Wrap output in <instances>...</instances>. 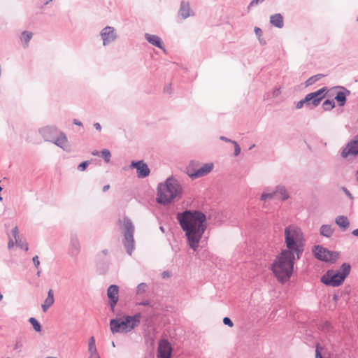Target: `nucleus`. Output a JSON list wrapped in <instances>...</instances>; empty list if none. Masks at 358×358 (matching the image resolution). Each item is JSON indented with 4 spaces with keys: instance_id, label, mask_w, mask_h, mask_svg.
<instances>
[{
    "instance_id": "nucleus-1",
    "label": "nucleus",
    "mask_w": 358,
    "mask_h": 358,
    "mask_svg": "<svg viewBox=\"0 0 358 358\" xmlns=\"http://www.w3.org/2000/svg\"><path fill=\"white\" fill-rule=\"evenodd\" d=\"M176 218L185 233L187 244L194 252L197 251L207 229L206 217L199 210H185L177 214Z\"/></svg>"
},
{
    "instance_id": "nucleus-2",
    "label": "nucleus",
    "mask_w": 358,
    "mask_h": 358,
    "mask_svg": "<svg viewBox=\"0 0 358 358\" xmlns=\"http://www.w3.org/2000/svg\"><path fill=\"white\" fill-rule=\"evenodd\" d=\"M296 259V257L290 251L283 250L275 257L269 268L279 282L284 283L289 280Z\"/></svg>"
},
{
    "instance_id": "nucleus-3",
    "label": "nucleus",
    "mask_w": 358,
    "mask_h": 358,
    "mask_svg": "<svg viewBox=\"0 0 358 358\" xmlns=\"http://www.w3.org/2000/svg\"><path fill=\"white\" fill-rule=\"evenodd\" d=\"M182 192V189L178 182L173 178H169L158 185L157 201L162 204L170 203L175 199L180 197Z\"/></svg>"
},
{
    "instance_id": "nucleus-4",
    "label": "nucleus",
    "mask_w": 358,
    "mask_h": 358,
    "mask_svg": "<svg viewBox=\"0 0 358 358\" xmlns=\"http://www.w3.org/2000/svg\"><path fill=\"white\" fill-rule=\"evenodd\" d=\"M285 241L287 249L283 251H290L292 254L300 258L303 250V236L301 230L295 226H289L285 229Z\"/></svg>"
},
{
    "instance_id": "nucleus-5",
    "label": "nucleus",
    "mask_w": 358,
    "mask_h": 358,
    "mask_svg": "<svg viewBox=\"0 0 358 358\" xmlns=\"http://www.w3.org/2000/svg\"><path fill=\"white\" fill-rule=\"evenodd\" d=\"M140 320V314L111 320L110 322V330L113 334L129 332L138 326Z\"/></svg>"
},
{
    "instance_id": "nucleus-6",
    "label": "nucleus",
    "mask_w": 358,
    "mask_h": 358,
    "mask_svg": "<svg viewBox=\"0 0 358 358\" xmlns=\"http://www.w3.org/2000/svg\"><path fill=\"white\" fill-rule=\"evenodd\" d=\"M350 266L347 264H343L340 271H328L327 273L322 277L321 281L327 285L332 287L339 286L343 283L345 278L350 273Z\"/></svg>"
},
{
    "instance_id": "nucleus-7",
    "label": "nucleus",
    "mask_w": 358,
    "mask_h": 358,
    "mask_svg": "<svg viewBox=\"0 0 358 358\" xmlns=\"http://www.w3.org/2000/svg\"><path fill=\"white\" fill-rule=\"evenodd\" d=\"M134 227L131 222L127 219H123V233H124V245L127 252L131 255L134 248Z\"/></svg>"
},
{
    "instance_id": "nucleus-8",
    "label": "nucleus",
    "mask_w": 358,
    "mask_h": 358,
    "mask_svg": "<svg viewBox=\"0 0 358 358\" xmlns=\"http://www.w3.org/2000/svg\"><path fill=\"white\" fill-rule=\"evenodd\" d=\"M313 253L317 259L327 262H334L338 257L337 252H331L320 245L314 248Z\"/></svg>"
},
{
    "instance_id": "nucleus-9",
    "label": "nucleus",
    "mask_w": 358,
    "mask_h": 358,
    "mask_svg": "<svg viewBox=\"0 0 358 358\" xmlns=\"http://www.w3.org/2000/svg\"><path fill=\"white\" fill-rule=\"evenodd\" d=\"M55 131H56V130L53 128L45 127L41 130V134H42L43 136L46 139V141H54V143L57 145L64 149L67 146L66 137L64 134H60L59 136L56 140H53L50 137L49 134H50L51 133H53Z\"/></svg>"
},
{
    "instance_id": "nucleus-10",
    "label": "nucleus",
    "mask_w": 358,
    "mask_h": 358,
    "mask_svg": "<svg viewBox=\"0 0 358 358\" xmlns=\"http://www.w3.org/2000/svg\"><path fill=\"white\" fill-rule=\"evenodd\" d=\"M173 348L171 344L166 339L159 342L157 358H171Z\"/></svg>"
},
{
    "instance_id": "nucleus-11",
    "label": "nucleus",
    "mask_w": 358,
    "mask_h": 358,
    "mask_svg": "<svg viewBox=\"0 0 358 358\" xmlns=\"http://www.w3.org/2000/svg\"><path fill=\"white\" fill-rule=\"evenodd\" d=\"M107 296L109 299L110 306L113 311L119 299V287L117 285H110L107 290Z\"/></svg>"
},
{
    "instance_id": "nucleus-12",
    "label": "nucleus",
    "mask_w": 358,
    "mask_h": 358,
    "mask_svg": "<svg viewBox=\"0 0 358 358\" xmlns=\"http://www.w3.org/2000/svg\"><path fill=\"white\" fill-rule=\"evenodd\" d=\"M326 91V88L323 87L315 92L310 93L306 96V101H308L310 103L312 101V103L314 106H317L321 100L324 96V92Z\"/></svg>"
},
{
    "instance_id": "nucleus-13",
    "label": "nucleus",
    "mask_w": 358,
    "mask_h": 358,
    "mask_svg": "<svg viewBox=\"0 0 358 358\" xmlns=\"http://www.w3.org/2000/svg\"><path fill=\"white\" fill-rule=\"evenodd\" d=\"M131 166L136 169L137 176L138 178H145L150 174V169L148 165L143 161H139L137 162H132Z\"/></svg>"
},
{
    "instance_id": "nucleus-14",
    "label": "nucleus",
    "mask_w": 358,
    "mask_h": 358,
    "mask_svg": "<svg viewBox=\"0 0 358 358\" xmlns=\"http://www.w3.org/2000/svg\"><path fill=\"white\" fill-rule=\"evenodd\" d=\"M358 154V136L353 141L350 142L342 152V156L347 157L349 155H357Z\"/></svg>"
},
{
    "instance_id": "nucleus-15",
    "label": "nucleus",
    "mask_w": 358,
    "mask_h": 358,
    "mask_svg": "<svg viewBox=\"0 0 358 358\" xmlns=\"http://www.w3.org/2000/svg\"><path fill=\"white\" fill-rule=\"evenodd\" d=\"M101 36L104 45L114 41L115 38L114 29L110 27H105L101 31Z\"/></svg>"
},
{
    "instance_id": "nucleus-16",
    "label": "nucleus",
    "mask_w": 358,
    "mask_h": 358,
    "mask_svg": "<svg viewBox=\"0 0 358 358\" xmlns=\"http://www.w3.org/2000/svg\"><path fill=\"white\" fill-rule=\"evenodd\" d=\"M213 168V164H206L194 173L189 174L192 178H200L209 173Z\"/></svg>"
},
{
    "instance_id": "nucleus-17",
    "label": "nucleus",
    "mask_w": 358,
    "mask_h": 358,
    "mask_svg": "<svg viewBox=\"0 0 358 358\" xmlns=\"http://www.w3.org/2000/svg\"><path fill=\"white\" fill-rule=\"evenodd\" d=\"M54 292L52 289H50L48 292V296L41 306L44 313L46 312L47 310L54 303Z\"/></svg>"
},
{
    "instance_id": "nucleus-18",
    "label": "nucleus",
    "mask_w": 358,
    "mask_h": 358,
    "mask_svg": "<svg viewBox=\"0 0 358 358\" xmlns=\"http://www.w3.org/2000/svg\"><path fill=\"white\" fill-rule=\"evenodd\" d=\"M270 22L278 28H282L284 25L283 17L280 13L271 15Z\"/></svg>"
},
{
    "instance_id": "nucleus-19",
    "label": "nucleus",
    "mask_w": 358,
    "mask_h": 358,
    "mask_svg": "<svg viewBox=\"0 0 358 358\" xmlns=\"http://www.w3.org/2000/svg\"><path fill=\"white\" fill-rule=\"evenodd\" d=\"M145 38L150 43L152 44L153 45L157 46L159 48H162V43L159 36L156 35L146 34Z\"/></svg>"
},
{
    "instance_id": "nucleus-20",
    "label": "nucleus",
    "mask_w": 358,
    "mask_h": 358,
    "mask_svg": "<svg viewBox=\"0 0 358 358\" xmlns=\"http://www.w3.org/2000/svg\"><path fill=\"white\" fill-rule=\"evenodd\" d=\"M12 234H13V236L14 238L15 239L16 244L19 247H20L21 248H24V250L26 251L28 250V245H27V243H25V242L22 241L20 239V236L18 235V229H17V227L13 228V229L12 230Z\"/></svg>"
},
{
    "instance_id": "nucleus-21",
    "label": "nucleus",
    "mask_w": 358,
    "mask_h": 358,
    "mask_svg": "<svg viewBox=\"0 0 358 358\" xmlns=\"http://www.w3.org/2000/svg\"><path fill=\"white\" fill-rule=\"evenodd\" d=\"M275 199L280 200H286L289 198V194L284 187H278L276 190L274 191Z\"/></svg>"
},
{
    "instance_id": "nucleus-22",
    "label": "nucleus",
    "mask_w": 358,
    "mask_h": 358,
    "mask_svg": "<svg viewBox=\"0 0 358 358\" xmlns=\"http://www.w3.org/2000/svg\"><path fill=\"white\" fill-rule=\"evenodd\" d=\"M190 8L188 3L182 2L179 14L182 18H187L190 15Z\"/></svg>"
},
{
    "instance_id": "nucleus-23",
    "label": "nucleus",
    "mask_w": 358,
    "mask_h": 358,
    "mask_svg": "<svg viewBox=\"0 0 358 358\" xmlns=\"http://www.w3.org/2000/svg\"><path fill=\"white\" fill-rule=\"evenodd\" d=\"M336 223L343 229H346L350 225L348 218L345 216H338L336 217Z\"/></svg>"
},
{
    "instance_id": "nucleus-24",
    "label": "nucleus",
    "mask_w": 358,
    "mask_h": 358,
    "mask_svg": "<svg viewBox=\"0 0 358 358\" xmlns=\"http://www.w3.org/2000/svg\"><path fill=\"white\" fill-rule=\"evenodd\" d=\"M320 233L324 236L330 237L333 234V229L329 225H323L320 229Z\"/></svg>"
},
{
    "instance_id": "nucleus-25",
    "label": "nucleus",
    "mask_w": 358,
    "mask_h": 358,
    "mask_svg": "<svg viewBox=\"0 0 358 358\" xmlns=\"http://www.w3.org/2000/svg\"><path fill=\"white\" fill-rule=\"evenodd\" d=\"M336 100L338 102L339 106H344L346 101V94L344 92L340 91L335 96Z\"/></svg>"
},
{
    "instance_id": "nucleus-26",
    "label": "nucleus",
    "mask_w": 358,
    "mask_h": 358,
    "mask_svg": "<svg viewBox=\"0 0 358 358\" xmlns=\"http://www.w3.org/2000/svg\"><path fill=\"white\" fill-rule=\"evenodd\" d=\"M33 34L29 31H23L21 36V41L27 45L29 41L32 38Z\"/></svg>"
},
{
    "instance_id": "nucleus-27",
    "label": "nucleus",
    "mask_w": 358,
    "mask_h": 358,
    "mask_svg": "<svg viewBox=\"0 0 358 358\" xmlns=\"http://www.w3.org/2000/svg\"><path fill=\"white\" fill-rule=\"evenodd\" d=\"M29 322L32 324L33 328L38 332L41 331V327L39 322L34 317L29 319Z\"/></svg>"
},
{
    "instance_id": "nucleus-28",
    "label": "nucleus",
    "mask_w": 358,
    "mask_h": 358,
    "mask_svg": "<svg viewBox=\"0 0 358 358\" xmlns=\"http://www.w3.org/2000/svg\"><path fill=\"white\" fill-rule=\"evenodd\" d=\"M275 198V194H274V191L271 193L264 192L261 196V199L262 201L271 200Z\"/></svg>"
},
{
    "instance_id": "nucleus-29",
    "label": "nucleus",
    "mask_w": 358,
    "mask_h": 358,
    "mask_svg": "<svg viewBox=\"0 0 358 358\" xmlns=\"http://www.w3.org/2000/svg\"><path fill=\"white\" fill-rule=\"evenodd\" d=\"M334 106H335V103L333 100H326L323 103L324 109L326 110H331V109L334 108Z\"/></svg>"
},
{
    "instance_id": "nucleus-30",
    "label": "nucleus",
    "mask_w": 358,
    "mask_h": 358,
    "mask_svg": "<svg viewBox=\"0 0 358 358\" xmlns=\"http://www.w3.org/2000/svg\"><path fill=\"white\" fill-rule=\"evenodd\" d=\"M97 351L95 345V339L94 337H91L89 341V352Z\"/></svg>"
},
{
    "instance_id": "nucleus-31",
    "label": "nucleus",
    "mask_w": 358,
    "mask_h": 358,
    "mask_svg": "<svg viewBox=\"0 0 358 358\" xmlns=\"http://www.w3.org/2000/svg\"><path fill=\"white\" fill-rule=\"evenodd\" d=\"M101 154L106 162L108 163L110 159V152L108 150H102Z\"/></svg>"
},
{
    "instance_id": "nucleus-32",
    "label": "nucleus",
    "mask_w": 358,
    "mask_h": 358,
    "mask_svg": "<svg viewBox=\"0 0 358 358\" xmlns=\"http://www.w3.org/2000/svg\"><path fill=\"white\" fill-rule=\"evenodd\" d=\"M23 346V342L22 340H16L13 346L14 350H20Z\"/></svg>"
},
{
    "instance_id": "nucleus-33",
    "label": "nucleus",
    "mask_w": 358,
    "mask_h": 358,
    "mask_svg": "<svg viewBox=\"0 0 358 358\" xmlns=\"http://www.w3.org/2000/svg\"><path fill=\"white\" fill-rule=\"evenodd\" d=\"M89 164H90V162L88 161L82 162L80 164H79L78 169L82 171H85L87 169V167L88 166Z\"/></svg>"
},
{
    "instance_id": "nucleus-34",
    "label": "nucleus",
    "mask_w": 358,
    "mask_h": 358,
    "mask_svg": "<svg viewBox=\"0 0 358 358\" xmlns=\"http://www.w3.org/2000/svg\"><path fill=\"white\" fill-rule=\"evenodd\" d=\"M223 323L225 325L229 326V327H234V323L232 322V321L231 320V319L229 317H224Z\"/></svg>"
},
{
    "instance_id": "nucleus-35",
    "label": "nucleus",
    "mask_w": 358,
    "mask_h": 358,
    "mask_svg": "<svg viewBox=\"0 0 358 358\" xmlns=\"http://www.w3.org/2000/svg\"><path fill=\"white\" fill-rule=\"evenodd\" d=\"M233 144L234 145V147H235V151H234V155L236 156L238 155L240 152H241V148L238 145V144L236 142V141H232Z\"/></svg>"
},
{
    "instance_id": "nucleus-36",
    "label": "nucleus",
    "mask_w": 358,
    "mask_h": 358,
    "mask_svg": "<svg viewBox=\"0 0 358 358\" xmlns=\"http://www.w3.org/2000/svg\"><path fill=\"white\" fill-rule=\"evenodd\" d=\"M305 103H307L308 104H309L308 101H306V98L298 102L297 105H296V108H301L303 107V104Z\"/></svg>"
},
{
    "instance_id": "nucleus-37",
    "label": "nucleus",
    "mask_w": 358,
    "mask_h": 358,
    "mask_svg": "<svg viewBox=\"0 0 358 358\" xmlns=\"http://www.w3.org/2000/svg\"><path fill=\"white\" fill-rule=\"evenodd\" d=\"M90 357L89 358H100L99 355L98 354L97 351L94 352H89Z\"/></svg>"
},
{
    "instance_id": "nucleus-38",
    "label": "nucleus",
    "mask_w": 358,
    "mask_h": 358,
    "mask_svg": "<svg viewBox=\"0 0 358 358\" xmlns=\"http://www.w3.org/2000/svg\"><path fill=\"white\" fill-rule=\"evenodd\" d=\"M32 260H33V262H34L35 266L36 268H38L39 266V265H40V262L38 260V256L34 257Z\"/></svg>"
},
{
    "instance_id": "nucleus-39",
    "label": "nucleus",
    "mask_w": 358,
    "mask_h": 358,
    "mask_svg": "<svg viewBox=\"0 0 358 358\" xmlns=\"http://www.w3.org/2000/svg\"><path fill=\"white\" fill-rule=\"evenodd\" d=\"M264 0H252L250 3V6H252L253 5H257L260 2H263Z\"/></svg>"
},
{
    "instance_id": "nucleus-40",
    "label": "nucleus",
    "mask_w": 358,
    "mask_h": 358,
    "mask_svg": "<svg viewBox=\"0 0 358 358\" xmlns=\"http://www.w3.org/2000/svg\"><path fill=\"white\" fill-rule=\"evenodd\" d=\"M14 246V242L12 240H10L8 244V247L9 249L12 248Z\"/></svg>"
},
{
    "instance_id": "nucleus-41",
    "label": "nucleus",
    "mask_w": 358,
    "mask_h": 358,
    "mask_svg": "<svg viewBox=\"0 0 358 358\" xmlns=\"http://www.w3.org/2000/svg\"><path fill=\"white\" fill-rule=\"evenodd\" d=\"M94 127L96 128V129L99 130V131H100V130H101V125H100V124H99V123H95V124H94Z\"/></svg>"
},
{
    "instance_id": "nucleus-42",
    "label": "nucleus",
    "mask_w": 358,
    "mask_h": 358,
    "mask_svg": "<svg viewBox=\"0 0 358 358\" xmlns=\"http://www.w3.org/2000/svg\"><path fill=\"white\" fill-rule=\"evenodd\" d=\"M352 234L355 236H358V229H355L352 231Z\"/></svg>"
},
{
    "instance_id": "nucleus-43",
    "label": "nucleus",
    "mask_w": 358,
    "mask_h": 358,
    "mask_svg": "<svg viewBox=\"0 0 358 358\" xmlns=\"http://www.w3.org/2000/svg\"><path fill=\"white\" fill-rule=\"evenodd\" d=\"M109 188H110V185H105V186L103 187V192H106V191H107Z\"/></svg>"
},
{
    "instance_id": "nucleus-44",
    "label": "nucleus",
    "mask_w": 358,
    "mask_h": 358,
    "mask_svg": "<svg viewBox=\"0 0 358 358\" xmlns=\"http://www.w3.org/2000/svg\"><path fill=\"white\" fill-rule=\"evenodd\" d=\"M343 190L346 193L347 195H348L349 196H351L350 193L348 192V190L347 189L343 188Z\"/></svg>"
},
{
    "instance_id": "nucleus-45",
    "label": "nucleus",
    "mask_w": 358,
    "mask_h": 358,
    "mask_svg": "<svg viewBox=\"0 0 358 358\" xmlns=\"http://www.w3.org/2000/svg\"><path fill=\"white\" fill-rule=\"evenodd\" d=\"M162 275H163V278H166V277H169V273H166V272H164Z\"/></svg>"
},
{
    "instance_id": "nucleus-46",
    "label": "nucleus",
    "mask_w": 358,
    "mask_h": 358,
    "mask_svg": "<svg viewBox=\"0 0 358 358\" xmlns=\"http://www.w3.org/2000/svg\"><path fill=\"white\" fill-rule=\"evenodd\" d=\"M221 139L226 141H229V140H228L227 138H226L225 137H223V136L221 137Z\"/></svg>"
},
{
    "instance_id": "nucleus-47",
    "label": "nucleus",
    "mask_w": 358,
    "mask_h": 358,
    "mask_svg": "<svg viewBox=\"0 0 358 358\" xmlns=\"http://www.w3.org/2000/svg\"><path fill=\"white\" fill-rule=\"evenodd\" d=\"M255 31L257 33V32H261V29L259 28H257L255 29Z\"/></svg>"
},
{
    "instance_id": "nucleus-48",
    "label": "nucleus",
    "mask_w": 358,
    "mask_h": 358,
    "mask_svg": "<svg viewBox=\"0 0 358 358\" xmlns=\"http://www.w3.org/2000/svg\"><path fill=\"white\" fill-rule=\"evenodd\" d=\"M314 78H315V77L310 78V79H309L308 81V82H310V81H312Z\"/></svg>"
},
{
    "instance_id": "nucleus-49",
    "label": "nucleus",
    "mask_w": 358,
    "mask_h": 358,
    "mask_svg": "<svg viewBox=\"0 0 358 358\" xmlns=\"http://www.w3.org/2000/svg\"><path fill=\"white\" fill-rule=\"evenodd\" d=\"M2 299H3V296H2V294L0 293V301L2 300Z\"/></svg>"
},
{
    "instance_id": "nucleus-50",
    "label": "nucleus",
    "mask_w": 358,
    "mask_h": 358,
    "mask_svg": "<svg viewBox=\"0 0 358 358\" xmlns=\"http://www.w3.org/2000/svg\"><path fill=\"white\" fill-rule=\"evenodd\" d=\"M92 154H93L94 155H98V152H92Z\"/></svg>"
},
{
    "instance_id": "nucleus-51",
    "label": "nucleus",
    "mask_w": 358,
    "mask_h": 358,
    "mask_svg": "<svg viewBox=\"0 0 358 358\" xmlns=\"http://www.w3.org/2000/svg\"><path fill=\"white\" fill-rule=\"evenodd\" d=\"M75 123H76V124L81 125V123H80V122H75Z\"/></svg>"
},
{
    "instance_id": "nucleus-52",
    "label": "nucleus",
    "mask_w": 358,
    "mask_h": 358,
    "mask_svg": "<svg viewBox=\"0 0 358 358\" xmlns=\"http://www.w3.org/2000/svg\"><path fill=\"white\" fill-rule=\"evenodd\" d=\"M321 75L320 74H318L317 76H316L315 77H320Z\"/></svg>"
},
{
    "instance_id": "nucleus-53",
    "label": "nucleus",
    "mask_w": 358,
    "mask_h": 358,
    "mask_svg": "<svg viewBox=\"0 0 358 358\" xmlns=\"http://www.w3.org/2000/svg\"><path fill=\"white\" fill-rule=\"evenodd\" d=\"M112 345H113V347H115V343H114V342H113Z\"/></svg>"
},
{
    "instance_id": "nucleus-54",
    "label": "nucleus",
    "mask_w": 358,
    "mask_h": 358,
    "mask_svg": "<svg viewBox=\"0 0 358 358\" xmlns=\"http://www.w3.org/2000/svg\"><path fill=\"white\" fill-rule=\"evenodd\" d=\"M1 189H1V187H0V192L1 191Z\"/></svg>"
},
{
    "instance_id": "nucleus-55",
    "label": "nucleus",
    "mask_w": 358,
    "mask_h": 358,
    "mask_svg": "<svg viewBox=\"0 0 358 358\" xmlns=\"http://www.w3.org/2000/svg\"><path fill=\"white\" fill-rule=\"evenodd\" d=\"M357 22H358V18L357 19Z\"/></svg>"
}]
</instances>
